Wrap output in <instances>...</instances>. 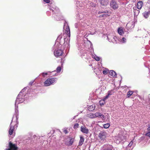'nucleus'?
<instances>
[{"label":"nucleus","instance_id":"f257e3e1","mask_svg":"<svg viewBox=\"0 0 150 150\" xmlns=\"http://www.w3.org/2000/svg\"><path fill=\"white\" fill-rule=\"evenodd\" d=\"M79 13L76 14V18L78 20H80V21L77 23L75 24V26L76 28H78V29L80 31L83 30L87 25L86 22H83L85 20H86V16L83 14L79 11Z\"/></svg>","mask_w":150,"mask_h":150},{"label":"nucleus","instance_id":"f03ea898","mask_svg":"<svg viewBox=\"0 0 150 150\" xmlns=\"http://www.w3.org/2000/svg\"><path fill=\"white\" fill-rule=\"evenodd\" d=\"M81 0H76V6L77 7V10H84V11L86 10V9L89 8L90 6L92 7H95L96 4L92 2H90L88 0H84L83 1L80 2Z\"/></svg>","mask_w":150,"mask_h":150},{"label":"nucleus","instance_id":"7ed1b4c3","mask_svg":"<svg viewBox=\"0 0 150 150\" xmlns=\"http://www.w3.org/2000/svg\"><path fill=\"white\" fill-rule=\"evenodd\" d=\"M64 29L65 30V33L67 35V36L64 38V43L63 45L64 47V49H66L67 50H69L70 47V32L69 27L68 23L65 21L64 26Z\"/></svg>","mask_w":150,"mask_h":150},{"label":"nucleus","instance_id":"20e7f679","mask_svg":"<svg viewBox=\"0 0 150 150\" xmlns=\"http://www.w3.org/2000/svg\"><path fill=\"white\" fill-rule=\"evenodd\" d=\"M48 7L50 11L47 12V14L48 16H50L51 15L50 13L52 12V17H54L56 20L59 21L62 19L59 10L57 8H54L49 5Z\"/></svg>","mask_w":150,"mask_h":150},{"label":"nucleus","instance_id":"39448f33","mask_svg":"<svg viewBox=\"0 0 150 150\" xmlns=\"http://www.w3.org/2000/svg\"><path fill=\"white\" fill-rule=\"evenodd\" d=\"M26 87L24 88L19 93L17 96L15 103V110L16 112L18 111V105H16L17 104H18L23 102L25 100V97L26 96V93L25 92Z\"/></svg>","mask_w":150,"mask_h":150},{"label":"nucleus","instance_id":"423d86ee","mask_svg":"<svg viewBox=\"0 0 150 150\" xmlns=\"http://www.w3.org/2000/svg\"><path fill=\"white\" fill-rule=\"evenodd\" d=\"M15 114L13 115L11 123H12V124L13 125L15 126L16 127V128L18 127V111H16V112L15 111Z\"/></svg>","mask_w":150,"mask_h":150},{"label":"nucleus","instance_id":"0eeeda50","mask_svg":"<svg viewBox=\"0 0 150 150\" xmlns=\"http://www.w3.org/2000/svg\"><path fill=\"white\" fill-rule=\"evenodd\" d=\"M61 46H58L57 47H53L55 49L54 51V54L55 56L56 57H58L62 55L63 53V51L60 48Z\"/></svg>","mask_w":150,"mask_h":150},{"label":"nucleus","instance_id":"6e6552de","mask_svg":"<svg viewBox=\"0 0 150 150\" xmlns=\"http://www.w3.org/2000/svg\"><path fill=\"white\" fill-rule=\"evenodd\" d=\"M57 80V78H48L47 79L44 83V85L47 86L53 84V83L56 82Z\"/></svg>","mask_w":150,"mask_h":150},{"label":"nucleus","instance_id":"1a4fd4ad","mask_svg":"<svg viewBox=\"0 0 150 150\" xmlns=\"http://www.w3.org/2000/svg\"><path fill=\"white\" fill-rule=\"evenodd\" d=\"M107 134L106 132L101 131L99 134V137L101 139L102 142H105V138L107 136Z\"/></svg>","mask_w":150,"mask_h":150},{"label":"nucleus","instance_id":"9d476101","mask_svg":"<svg viewBox=\"0 0 150 150\" xmlns=\"http://www.w3.org/2000/svg\"><path fill=\"white\" fill-rule=\"evenodd\" d=\"M74 138L69 137L66 139L65 143L66 145L68 146H71L74 143Z\"/></svg>","mask_w":150,"mask_h":150},{"label":"nucleus","instance_id":"9b49d317","mask_svg":"<svg viewBox=\"0 0 150 150\" xmlns=\"http://www.w3.org/2000/svg\"><path fill=\"white\" fill-rule=\"evenodd\" d=\"M110 7L114 10L117 9L118 4L115 0H111L110 3Z\"/></svg>","mask_w":150,"mask_h":150},{"label":"nucleus","instance_id":"f8f14e48","mask_svg":"<svg viewBox=\"0 0 150 150\" xmlns=\"http://www.w3.org/2000/svg\"><path fill=\"white\" fill-rule=\"evenodd\" d=\"M124 136L121 134H118L116 136L114 139V142L117 144H119L121 141L123 140Z\"/></svg>","mask_w":150,"mask_h":150},{"label":"nucleus","instance_id":"ddd939ff","mask_svg":"<svg viewBox=\"0 0 150 150\" xmlns=\"http://www.w3.org/2000/svg\"><path fill=\"white\" fill-rule=\"evenodd\" d=\"M62 35H60L59 36H58L56 40V41L57 42H56L55 45H54V47H57L58 46H61V42H60V40L62 38Z\"/></svg>","mask_w":150,"mask_h":150},{"label":"nucleus","instance_id":"4468645a","mask_svg":"<svg viewBox=\"0 0 150 150\" xmlns=\"http://www.w3.org/2000/svg\"><path fill=\"white\" fill-rule=\"evenodd\" d=\"M113 147L112 145L107 144L103 146L101 150H113Z\"/></svg>","mask_w":150,"mask_h":150},{"label":"nucleus","instance_id":"2eb2a0df","mask_svg":"<svg viewBox=\"0 0 150 150\" xmlns=\"http://www.w3.org/2000/svg\"><path fill=\"white\" fill-rule=\"evenodd\" d=\"M80 130L83 133L87 134L89 132V130L85 126H82L81 127Z\"/></svg>","mask_w":150,"mask_h":150},{"label":"nucleus","instance_id":"dca6fc26","mask_svg":"<svg viewBox=\"0 0 150 150\" xmlns=\"http://www.w3.org/2000/svg\"><path fill=\"white\" fill-rule=\"evenodd\" d=\"M9 148L8 149H9L10 150H17L18 147L15 144H13L11 142H9Z\"/></svg>","mask_w":150,"mask_h":150},{"label":"nucleus","instance_id":"f3484780","mask_svg":"<svg viewBox=\"0 0 150 150\" xmlns=\"http://www.w3.org/2000/svg\"><path fill=\"white\" fill-rule=\"evenodd\" d=\"M15 126L12 124V123H11L9 127V129L8 131V133L10 135H11L15 129Z\"/></svg>","mask_w":150,"mask_h":150},{"label":"nucleus","instance_id":"a211bd4d","mask_svg":"<svg viewBox=\"0 0 150 150\" xmlns=\"http://www.w3.org/2000/svg\"><path fill=\"white\" fill-rule=\"evenodd\" d=\"M97 117L101 118L103 120H104L105 119V116L100 112H96V117Z\"/></svg>","mask_w":150,"mask_h":150},{"label":"nucleus","instance_id":"6ab92c4d","mask_svg":"<svg viewBox=\"0 0 150 150\" xmlns=\"http://www.w3.org/2000/svg\"><path fill=\"white\" fill-rule=\"evenodd\" d=\"M101 5L106 6L109 4L108 0H99Z\"/></svg>","mask_w":150,"mask_h":150},{"label":"nucleus","instance_id":"aec40b11","mask_svg":"<svg viewBox=\"0 0 150 150\" xmlns=\"http://www.w3.org/2000/svg\"><path fill=\"white\" fill-rule=\"evenodd\" d=\"M91 54H90L89 52L88 51V53H87V54H86L87 56H86L85 54H82V55L81 56V57L82 58H84L86 59H90L91 56Z\"/></svg>","mask_w":150,"mask_h":150},{"label":"nucleus","instance_id":"412c9836","mask_svg":"<svg viewBox=\"0 0 150 150\" xmlns=\"http://www.w3.org/2000/svg\"><path fill=\"white\" fill-rule=\"evenodd\" d=\"M143 2L142 1H139L137 4V7L138 9H141L143 6Z\"/></svg>","mask_w":150,"mask_h":150},{"label":"nucleus","instance_id":"4be33fe9","mask_svg":"<svg viewBox=\"0 0 150 150\" xmlns=\"http://www.w3.org/2000/svg\"><path fill=\"white\" fill-rule=\"evenodd\" d=\"M78 50H79L81 56L82 55V54H85L86 56V54H87V53L88 52V51L87 50H83V49H80V48H79Z\"/></svg>","mask_w":150,"mask_h":150},{"label":"nucleus","instance_id":"5701e85b","mask_svg":"<svg viewBox=\"0 0 150 150\" xmlns=\"http://www.w3.org/2000/svg\"><path fill=\"white\" fill-rule=\"evenodd\" d=\"M84 139L82 136H81L80 137V139L79 142V146H81L83 144L84 141Z\"/></svg>","mask_w":150,"mask_h":150},{"label":"nucleus","instance_id":"b1692460","mask_svg":"<svg viewBox=\"0 0 150 150\" xmlns=\"http://www.w3.org/2000/svg\"><path fill=\"white\" fill-rule=\"evenodd\" d=\"M118 33L121 35H122L124 33L123 29L122 28H119L117 30Z\"/></svg>","mask_w":150,"mask_h":150},{"label":"nucleus","instance_id":"393cba45","mask_svg":"<svg viewBox=\"0 0 150 150\" xmlns=\"http://www.w3.org/2000/svg\"><path fill=\"white\" fill-rule=\"evenodd\" d=\"M109 74L110 75L112 76L113 77H115L116 76V72L113 70L110 71L109 72Z\"/></svg>","mask_w":150,"mask_h":150},{"label":"nucleus","instance_id":"a878e982","mask_svg":"<svg viewBox=\"0 0 150 150\" xmlns=\"http://www.w3.org/2000/svg\"><path fill=\"white\" fill-rule=\"evenodd\" d=\"M142 14L145 18H147L150 14V12L149 11H145L142 13Z\"/></svg>","mask_w":150,"mask_h":150},{"label":"nucleus","instance_id":"bb28decb","mask_svg":"<svg viewBox=\"0 0 150 150\" xmlns=\"http://www.w3.org/2000/svg\"><path fill=\"white\" fill-rule=\"evenodd\" d=\"M95 106L94 105H92L89 106L88 108V110L90 111H93L95 110Z\"/></svg>","mask_w":150,"mask_h":150},{"label":"nucleus","instance_id":"cd10ccee","mask_svg":"<svg viewBox=\"0 0 150 150\" xmlns=\"http://www.w3.org/2000/svg\"><path fill=\"white\" fill-rule=\"evenodd\" d=\"M91 56L92 58L96 60L97 61H99L100 59V58L99 57L97 56L95 54H92Z\"/></svg>","mask_w":150,"mask_h":150},{"label":"nucleus","instance_id":"c85d7f7f","mask_svg":"<svg viewBox=\"0 0 150 150\" xmlns=\"http://www.w3.org/2000/svg\"><path fill=\"white\" fill-rule=\"evenodd\" d=\"M119 41L121 42L125 43L126 42V39L125 38H121L120 39Z\"/></svg>","mask_w":150,"mask_h":150},{"label":"nucleus","instance_id":"c756f323","mask_svg":"<svg viewBox=\"0 0 150 150\" xmlns=\"http://www.w3.org/2000/svg\"><path fill=\"white\" fill-rule=\"evenodd\" d=\"M61 70L62 68L60 66H59L57 68L56 71H52V72H54L56 71L57 72V73H59L61 71Z\"/></svg>","mask_w":150,"mask_h":150},{"label":"nucleus","instance_id":"7c9ffc66","mask_svg":"<svg viewBox=\"0 0 150 150\" xmlns=\"http://www.w3.org/2000/svg\"><path fill=\"white\" fill-rule=\"evenodd\" d=\"M88 116L90 118H93L96 117V113L94 114L93 113H91Z\"/></svg>","mask_w":150,"mask_h":150},{"label":"nucleus","instance_id":"2f4dec72","mask_svg":"<svg viewBox=\"0 0 150 150\" xmlns=\"http://www.w3.org/2000/svg\"><path fill=\"white\" fill-rule=\"evenodd\" d=\"M134 91H129L127 93V96L128 98L129 97L131 96L133 93Z\"/></svg>","mask_w":150,"mask_h":150},{"label":"nucleus","instance_id":"473e14b6","mask_svg":"<svg viewBox=\"0 0 150 150\" xmlns=\"http://www.w3.org/2000/svg\"><path fill=\"white\" fill-rule=\"evenodd\" d=\"M139 13V11L137 9L134 10V16H137Z\"/></svg>","mask_w":150,"mask_h":150},{"label":"nucleus","instance_id":"72a5a7b5","mask_svg":"<svg viewBox=\"0 0 150 150\" xmlns=\"http://www.w3.org/2000/svg\"><path fill=\"white\" fill-rule=\"evenodd\" d=\"M110 126V124L109 123H107L104 124L103 125V127L105 129H107Z\"/></svg>","mask_w":150,"mask_h":150},{"label":"nucleus","instance_id":"f704fd0d","mask_svg":"<svg viewBox=\"0 0 150 150\" xmlns=\"http://www.w3.org/2000/svg\"><path fill=\"white\" fill-rule=\"evenodd\" d=\"M108 14H103L100 15L99 16V17L100 18L102 17H106L108 16Z\"/></svg>","mask_w":150,"mask_h":150},{"label":"nucleus","instance_id":"c9c22d12","mask_svg":"<svg viewBox=\"0 0 150 150\" xmlns=\"http://www.w3.org/2000/svg\"><path fill=\"white\" fill-rule=\"evenodd\" d=\"M47 72H43L40 74V75H42L44 77L45 76L47 75Z\"/></svg>","mask_w":150,"mask_h":150},{"label":"nucleus","instance_id":"e433bc0d","mask_svg":"<svg viewBox=\"0 0 150 150\" xmlns=\"http://www.w3.org/2000/svg\"><path fill=\"white\" fill-rule=\"evenodd\" d=\"M79 124L78 123H76L74 124V129H76L79 127Z\"/></svg>","mask_w":150,"mask_h":150},{"label":"nucleus","instance_id":"4c0bfd02","mask_svg":"<svg viewBox=\"0 0 150 150\" xmlns=\"http://www.w3.org/2000/svg\"><path fill=\"white\" fill-rule=\"evenodd\" d=\"M113 93V91L112 90L108 91V94L109 96L112 95Z\"/></svg>","mask_w":150,"mask_h":150},{"label":"nucleus","instance_id":"58836bf2","mask_svg":"<svg viewBox=\"0 0 150 150\" xmlns=\"http://www.w3.org/2000/svg\"><path fill=\"white\" fill-rule=\"evenodd\" d=\"M102 11V13H104L105 14H107V13H108V11L107 10L106 11Z\"/></svg>","mask_w":150,"mask_h":150},{"label":"nucleus","instance_id":"ea45409f","mask_svg":"<svg viewBox=\"0 0 150 150\" xmlns=\"http://www.w3.org/2000/svg\"><path fill=\"white\" fill-rule=\"evenodd\" d=\"M146 135L150 137V131L147 132L146 134Z\"/></svg>","mask_w":150,"mask_h":150},{"label":"nucleus","instance_id":"a19ab883","mask_svg":"<svg viewBox=\"0 0 150 150\" xmlns=\"http://www.w3.org/2000/svg\"><path fill=\"white\" fill-rule=\"evenodd\" d=\"M109 96L108 94L106 96L104 97V98H103V100H105L109 97Z\"/></svg>","mask_w":150,"mask_h":150},{"label":"nucleus","instance_id":"79ce46f5","mask_svg":"<svg viewBox=\"0 0 150 150\" xmlns=\"http://www.w3.org/2000/svg\"><path fill=\"white\" fill-rule=\"evenodd\" d=\"M43 1L46 3H49L50 2V0H43Z\"/></svg>","mask_w":150,"mask_h":150},{"label":"nucleus","instance_id":"37998d69","mask_svg":"<svg viewBox=\"0 0 150 150\" xmlns=\"http://www.w3.org/2000/svg\"><path fill=\"white\" fill-rule=\"evenodd\" d=\"M133 143V142L132 141L130 143L128 144V146L129 147L131 146L132 145Z\"/></svg>","mask_w":150,"mask_h":150},{"label":"nucleus","instance_id":"c03bdc74","mask_svg":"<svg viewBox=\"0 0 150 150\" xmlns=\"http://www.w3.org/2000/svg\"><path fill=\"white\" fill-rule=\"evenodd\" d=\"M103 74H106L107 73V71L105 70H103Z\"/></svg>","mask_w":150,"mask_h":150},{"label":"nucleus","instance_id":"a18cd8bd","mask_svg":"<svg viewBox=\"0 0 150 150\" xmlns=\"http://www.w3.org/2000/svg\"><path fill=\"white\" fill-rule=\"evenodd\" d=\"M34 82V81H31L29 83V85H32V84H33V83Z\"/></svg>","mask_w":150,"mask_h":150},{"label":"nucleus","instance_id":"49530a36","mask_svg":"<svg viewBox=\"0 0 150 150\" xmlns=\"http://www.w3.org/2000/svg\"><path fill=\"white\" fill-rule=\"evenodd\" d=\"M64 132L65 134H67L68 133V132H67V130L65 129V130H64Z\"/></svg>","mask_w":150,"mask_h":150},{"label":"nucleus","instance_id":"de8ad7c7","mask_svg":"<svg viewBox=\"0 0 150 150\" xmlns=\"http://www.w3.org/2000/svg\"><path fill=\"white\" fill-rule=\"evenodd\" d=\"M74 119H72V118H71L69 119V121L70 122H71Z\"/></svg>","mask_w":150,"mask_h":150},{"label":"nucleus","instance_id":"09e8293b","mask_svg":"<svg viewBox=\"0 0 150 150\" xmlns=\"http://www.w3.org/2000/svg\"><path fill=\"white\" fill-rule=\"evenodd\" d=\"M147 129L148 131H150V126L149 127L147 128Z\"/></svg>","mask_w":150,"mask_h":150},{"label":"nucleus","instance_id":"8fccbe9b","mask_svg":"<svg viewBox=\"0 0 150 150\" xmlns=\"http://www.w3.org/2000/svg\"><path fill=\"white\" fill-rule=\"evenodd\" d=\"M101 13H102V11H99L98 12V14H100Z\"/></svg>","mask_w":150,"mask_h":150},{"label":"nucleus","instance_id":"3c124183","mask_svg":"<svg viewBox=\"0 0 150 150\" xmlns=\"http://www.w3.org/2000/svg\"><path fill=\"white\" fill-rule=\"evenodd\" d=\"M76 116H75L74 117H73L72 118V119H74L76 117Z\"/></svg>","mask_w":150,"mask_h":150},{"label":"nucleus","instance_id":"603ef678","mask_svg":"<svg viewBox=\"0 0 150 150\" xmlns=\"http://www.w3.org/2000/svg\"><path fill=\"white\" fill-rule=\"evenodd\" d=\"M100 105H103V103H100Z\"/></svg>","mask_w":150,"mask_h":150},{"label":"nucleus","instance_id":"864d4df0","mask_svg":"<svg viewBox=\"0 0 150 150\" xmlns=\"http://www.w3.org/2000/svg\"><path fill=\"white\" fill-rule=\"evenodd\" d=\"M107 39L110 42V41H109V38H108V36L107 37Z\"/></svg>","mask_w":150,"mask_h":150},{"label":"nucleus","instance_id":"5fc2aeb1","mask_svg":"<svg viewBox=\"0 0 150 150\" xmlns=\"http://www.w3.org/2000/svg\"><path fill=\"white\" fill-rule=\"evenodd\" d=\"M89 42L91 43V42H90V41H89Z\"/></svg>","mask_w":150,"mask_h":150},{"label":"nucleus","instance_id":"6e6d98bb","mask_svg":"<svg viewBox=\"0 0 150 150\" xmlns=\"http://www.w3.org/2000/svg\"><path fill=\"white\" fill-rule=\"evenodd\" d=\"M5 150H10L9 149H6Z\"/></svg>","mask_w":150,"mask_h":150},{"label":"nucleus","instance_id":"4d7b16f0","mask_svg":"<svg viewBox=\"0 0 150 150\" xmlns=\"http://www.w3.org/2000/svg\"><path fill=\"white\" fill-rule=\"evenodd\" d=\"M90 65V66H92V65Z\"/></svg>","mask_w":150,"mask_h":150},{"label":"nucleus","instance_id":"13d9d810","mask_svg":"<svg viewBox=\"0 0 150 150\" xmlns=\"http://www.w3.org/2000/svg\"><path fill=\"white\" fill-rule=\"evenodd\" d=\"M55 75L56 76V74H55Z\"/></svg>","mask_w":150,"mask_h":150}]
</instances>
